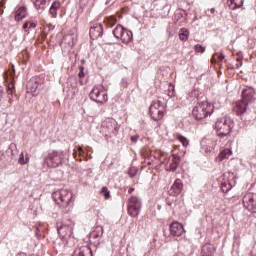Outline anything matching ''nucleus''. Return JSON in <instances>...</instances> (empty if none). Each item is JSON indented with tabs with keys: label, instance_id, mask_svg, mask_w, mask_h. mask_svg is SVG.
Returning a JSON list of instances; mask_svg holds the SVG:
<instances>
[{
	"label": "nucleus",
	"instance_id": "nucleus-1",
	"mask_svg": "<svg viewBox=\"0 0 256 256\" xmlns=\"http://www.w3.org/2000/svg\"><path fill=\"white\" fill-rule=\"evenodd\" d=\"M255 101V89L253 87H246L242 90V101L236 104V115L243 117L247 113L249 104Z\"/></svg>",
	"mask_w": 256,
	"mask_h": 256
},
{
	"label": "nucleus",
	"instance_id": "nucleus-2",
	"mask_svg": "<svg viewBox=\"0 0 256 256\" xmlns=\"http://www.w3.org/2000/svg\"><path fill=\"white\" fill-rule=\"evenodd\" d=\"M235 127V121L231 117L218 118L215 123V130L220 139H225L231 135V131Z\"/></svg>",
	"mask_w": 256,
	"mask_h": 256
},
{
	"label": "nucleus",
	"instance_id": "nucleus-3",
	"mask_svg": "<svg viewBox=\"0 0 256 256\" xmlns=\"http://www.w3.org/2000/svg\"><path fill=\"white\" fill-rule=\"evenodd\" d=\"M213 111V105L207 101H203L196 104V106L193 108L192 115L195 117V119H197V121H200V119H205V117L211 115Z\"/></svg>",
	"mask_w": 256,
	"mask_h": 256
},
{
	"label": "nucleus",
	"instance_id": "nucleus-4",
	"mask_svg": "<svg viewBox=\"0 0 256 256\" xmlns=\"http://www.w3.org/2000/svg\"><path fill=\"white\" fill-rule=\"evenodd\" d=\"M52 199H54L55 203L62 207V209H67V207L71 205L73 193L69 190L61 189L52 194Z\"/></svg>",
	"mask_w": 256,
	"mask_h": 256
},
{
	"label": "nucleus",
	"instance_id": "nucleus-5",
	"mask_svg": "<svg viewBox=\"0 0 256 256\" xmlns=\"http://www.w3.org/2000/svg\"><path fill=\"white\" fill-rule=\"evenodd\" d=\"M66 153L64 151H52L48 154V156L44 159L47 167L57 168L60 165H63V161H65Z\"/></svg>",
	"mask_w": 256,
	"mask_h": 256
},
{
	"label": "nucleus",
	"instance_id": "nucleus-6",
	"mask_svg": "<svg viewBox=\"0 0 256 256\" xmlns=\"http://www.w3.org/2000/svg\"><path fill=\"white\" fill-rule=\"evenodd\" d=\"M149 113L153 121H161L165 115V105L163 102H153L149 107Z\"/></svg>",
	"mask_w": 256,
	"mask_h": 256
},
{
	"label": "nucleus",
	"instance_id": "nucleus-7",
	"mask_svg": "<svg viewBox=\"0 0 256 256\" xmlns=\"http://www.w3.org/2000/svg\"><path fill=\"white\" fill-rule=\"evenodd\" d=\"M141 207H143V202H141L139 197L132 196L128 199V215H130V217H139Z\"/></svg>",
	"mask_w": 256,
	"mask_h": 256
},
{
	"label": "nucleus",
	"instance_id": "nucleus-8",
	"mask_svg": "<svg viewBox=\"0 0 256 256\" xmlns=\"http://www.w3.org/2000/svg\"><path fill=\"white\" fill-rule=\"evenodd\" d=\"M89 97L92 101H95V103H100L101 105L109 101V96H107V92L101 90V86H94L89 94Z\"/></svg>",
	"mask_w": 256,
	"mask_h": 256
},
{
	"label": "nucleus",
	"instance_id": "nucleus-9",
	"mask_svg": "<svg viewBox=\"0 0 256 256\" xmlns=\"http://www.w3.org/2000/svg\"><path fill=\"white\" fill-rule=\"evenodd\" d=\"M242 202L245 209H247L251 213H256V194L255 193L245 194L242 199Z\"/></svg>",
	"mask_w": 256,
	"mask_h": 256
},
{
	"label": "nucleus",
	"instance_id": "nucleus-10",
	"mask_svg": "<svg viewBox=\"0 0 256 256\" xmlns=\"http://www.w3.org/2000/svg\"><path fill=\"white\" fill-rule=\"evenodd\" d=\"M102 131L105 133L106 137H113L117 135V123L115 120H108L102 125Z\"/></svg>",
	"mask_w": 256,
	"mask_h": 256
},
{
	"label": "nucleus",
	"instance_id": "nucleus-11",
	"mask_svg": "<svg viewBox=\"0 0 256 256\" xmlns=\"http://www.w3.org/2000/svg\"><path fill=\"white\" fill-rule=\"evenodd\" d=\"M39 77H32L26 85L27 91L32 93V95H37V89H39Z\"/></svg>",
	"mask_w": 256,
	"mask_h": 256
},
{
	"label": "nucleus",
	"instance_id": "nucleus-12",
	"mask_svg": "<svg viewBox=\"0 0 256 256\" xmlns=\"http://www.w3.org/2000/svg\"><path fill=\"white\" fill-rule=\"evenodd\" d=\"M179 163H181V157L177 154L172 156V159L168 161L166 164V170L175 172L177 171V167H179Z\"/></svg>",
	"mask_w": 256,
	"mask_h": 256
},
{
	"label": "nucleus",
	"instance_id": "nucleus-13",
	"mask_svg": "<svg viewBox=\"0 0 256 256\" xmlns=\"http://www.w3.org/2000/svg\"><path fill=\"white\" fill-rule=\"evenodd\" d=\"M185 231V228L181 225L179 222H173L170 225V234L173 235V237H181Z\"/></svg>",
	"mask_w": 256,
	"mask_h": 256
},
{
	"label": "nucleus",
	"instance_id": "nucleus-14",
	"mask_svg": "<svg viewBox=\"0 0 256 256\" xmlns=\"http://www.w3.org/2000/svg\"><path fill=\"white\" fill-rule=\"evenodd\" d=\"M183 191V182L181 179H176L173 185L171 186L169 193L173 195V197H177Z\"/></svg>",
	"mask_w": 256,
	"mask_h": 256
},
{
	"label": "nucleus",
	"instance_id": "nucleus-15",
	"mask_svg": "<svg viewBox=\"0 0 256 256\" xmlns=\"http://www.w3.org/2000/svg\"><path fill=\"white\" fill-rule=\"evenodd\" d=\"M90 37L91 39H99V37H103V25L96 24L90 28Z\"/></svg>",
	"mask_w": 256,
	"mask_h": 256
},
{
	"label": "nucleus",
	"instance_id": "nucleus-16",
	"mask_svg": "<svg viewBox=\"0 0 256 256\" xmlns=\"http://www.w3.org/2000/svg\"><path fill=\"white\" fill-rule=\"evenodd\" d=\"M200 145L202 149L206 151V153H211V151L215 149V141H213V139L210 138H203L200 142Z\"/></svg>",
	"mask_w": 256,
	"mask_h": 256
},
{
	"label": "nucleus",
	"instance_id": "nucleus-17",
	"mask_svg": "<svg viewBox=\"0 0 256 256\" xmlns=\"http://www.w3.org/2000/svg\"><path fill=\"white\" fill-rule=\"evenodd\" d=\"M73 256H93V251L88 246H82L74 251Z\"/></svg>",
	"mask_w": 256,
	"mask_h": 256
},
{
	"label": "nucleus",
	"instance_id": "nucleus-18",
	"mask_svg": "<svg viewBox=\"0 0 256 256\" xmlns=\"http://www.w3.org/2000/svg\"><path fill=\"white\" fill-rule=\"evenodd\" d=\"M27 15H28V13H27V7L21 6V7H19V8L16 10L14 19H15V21H17V22L23 21V19H25V17H27Z\"/></svg>",
	"mask_w": 256,
	"mask_h": 256
},
{
	"label": "nucleus",
	"instance_id": "nucleus-19",
	"mask_svg": "<svg viewBox=\"0 0 256 256\" xmlns=\"http://www.w3.org/2000/svg\"><path fill=\"white\" fill-rule=\"evenodd\" d=\"M132 40H133V32H131V30L124 28L120 41H122V43L127 44V43H130Z\"/></svg>",
	"mask_w": 256,
	"mask_h": 256
},
{
	"label": "nucleus",
	"instance_id": "nucleus-20",
	"mask_svg": "<svg viewBox=\"0 0 256 256\" xmlns=\"http://www.w3.org/2000/svg\"><path fill=\"white\" fill-rule=\"evenodd\" d=\"M6 154L11 159H15V157H17V155L19 154V150L17 149V144L11 143L8 149L6 150Z\"/></svg>",
	"mask_w": 256,
	"mask_h": 256
},
{
	"label": "nucleus",
	"instance_id": "nucleus-21",
	"mask_svg": "<svg viewBox=\"0 0 256 256\" xmlns=\"http://www.w3.org/2000/svg\"><path fill=\"white\" fill-rule=\"evenodd\" d=\"M231 155H233V151H231V149H224L217 156V161L221 162L224 159H229V157H231Z\"/></svg>",
	"mask_w": 256,
	"mask_h": 256
},
{
	"label": "nucleus",
	"instance_id": "nucleus-22",
	"mask_svg": "<svg viewBox=\"0 0 256 256\" xmlns=\"http://www.w3.org/2000/svg\"><path fill=\"white\" fill-rule=\"evenodd\" d=\"M90 237L91 239H99V237H103V226H96L90 234Z\"/></svg>",
	"mask_w": 256,
	"mask_h": 256
},
{
	"label": "nucleus",
	"instance_id": "nucleus-23",
	"mask_svg": "<svg viewBox=\"0 0 256 256\" xmlns=\"http://www.w3.org/2000/svg\"><path fill=\"white\" fill-rule=\"evenodd\" d=\"M125 30V27H123L121 24H118L115 29L113 30V35L116 39L121 40V37L123 35V31Z\"/></svg>",
	"mask_w": 256,
	"mask_h": 256
},
{
	"label": "nucleus",
	"instance_id": "nucleus-24",
	"mask_svg": "<svg viewBox=\"0 0 256 256\" xmlns=\"http://www.w3.org/2000/svg\"><path fill=\"white\" fill-rule=\"evenodd\" d=\"M62 42L66 43V45H69V47H73V45H75V37L73 34H66L63 37Z\"/></svg>",
	"mask_w": 256,
	"mask_h": 256
},
{
	"label": "nucleus",
	"instance_id": "nucleus-25",
	"mask_svg": "<svg viewBox=\"0 0 256 256\" xmlns=\"http://www.w3.org/2000/svg\"><path fill=\"white\" fill-rule=\"evenodd\" d=\"M61 8V3L54 1L52 3V5L50 6L49 9V13L53 16V17H57V10Z\"/></svg>",
	"mask_w": 256,
	"mask_h": 256
},
{
	"label": "nucleus",
	"instance_id": "nucleus-26",
	"mask_svg": "<svg viewBox=\"0 0 256 256\" xmlns=\"http://www.w3.org/2000/svg\"><path fill=\"white\" fill-rule=\"evenodd\" d=\"M47 1L49 0H34V7L37 11H43L47 5Z\"/></svg>",
	"mask_w": 256,
	"mask_h": 256
},
{
	"label": "nucleus",
	"instance_id": "nucleus-27",
	"mask_svg": "<svg viewBox=\"0 0 256 256\" xmlns=\"http://www.w3.org/2000/svg\"><path fill=\"white\" fill-rule=\"evenodd\" d=\"M202 256H213V246L204 245L202 247Z\"/></svg>",
	"mask_w": 256,
	"mask_h": 256
},
{
	"label": "nucleus",
	"instance_id": "nucleus-28",
	"mask_svg": "<svg viewBox=\"0 0 256 256\" xmlns=\"http://www.w3.org/2000/svg\"><path fill=\"white\" fill-rule=\"evenodd\" d=\"M179 38L181 41H187V39H189V30L187 28H181Z\"/></svg>",
	"mask_w": 256,
	"mask_h": 256
},
{
	"label": "nucleus",
	"instance_id": "nucleus-29",
	"mask_svg": "<svg viewBox=\"0 0 256 256\" xmlns=\"http://www.w3.org/2000/svg\"><path fill=\"white\" fill-rule=\"evenodd\" d=\"M105 23L107 27H114L115 23H117V18H115V16H109L105 19Z\"/></svg>",
	"mask_w": 256,
	"mask_h": 256
},
{
	"label": "nucleus",
	"instance_id": "nucleus-30",
	"mask_svg": "<svg viewBox=\"0 0 256 256\" xmlns=\"http://www.w3.org/2000/svg\"><path fill=\"white\" fill-rule=\"evenodd\" d=\"M176 139H178V141H180V143H182L183 147H187V145H189V140L181 134H178L176 136Z\"/></svg>",
	"mask_w": 256,
	"mask_h": 256
},
{
	"label": "nucleus",
	"instance_id": "nucleus-31",
	"mask_svg": "<svg viewBox=\"0 0 256 256\" xmlns=\"http://www.w3.org/2000/svg\"><path fill=\"white\" fill-rule=\"evenodd\" d=\"M231 5H234L232 9H239L240 7H243V3H245V0H230Z\"/></svg>",
	"mask_w": 256,
	"mask_h": 256
},
{
	"label": "nucleus",
	"instance_id": "nucleus-32",
	"mask_svg": "<svg viewBox=\"0 0 256 256\" xmlns=\"http://www.w3.org/2000/svg\"><path fill=\"white\" fill-rule=\"evenodd\" d=\"M28 161H29V158L28 157L25 158V154H23V152L20 153V156H19V159H18L19 165H27Z\"/></svg>",
	"mask_w": 256,
	"mask_h": 256
},
{
	"label": "nucleus",
	"instance_id": "nucleus-33",
	"mask_svg": "<svg viewBox=\"0 0 256 256\" xmlns=\"http://www.w3.org/2000/svg\"><path fill=\"white\" fill-rule=\"evenodd\" d=\"M100 193L105 197V199H109V197H111V192H109V189L107 187H103Z\"/></svg>",
	"mask_w": 256,
	"mask_h": 256
},
{
	"label": "nucleus",
	"instance_id": "nucleus-34",
	"mask_svg": "<svg viewBox=\"0 0 256 256\" xmlns=\"http://www.w3.org/2000/svg\"><path fill=\"white\" fill-rule=\"evenodd\" d=\"M194 51L196 53H205V47H203L202 45L197 44V45L194 46Z\"/></svg>",
	"mask_w": 256,
	"mask_h": 256
},
{
	"label": "nucleus",
	"instance_id": "nucleus-35",
	"mask_svg": "<svg viewBox=\"0 0 256 256\" xmlns=\"http://www.w3.org/2000/svg\"><path fill=\"white\" fill-rule=\"evenodd\" d=\"M128 175L129 177H135V175H137V168L135 167H130V169L128 170Z\"/></svg>",
	"mask_w": 256,
	"mask_h": 256
},
{
	"label": "nucleus",
	"instance_id": "nucleus-36",
	"mask_svg": "<svg viewBox=\"0 0 256 256\" xmlns=\"http://www.w3.org/2000/svg\"><path fill=\"white\" fill-rule=\"evenodd\" d=\"M84 67L80 66V72L78 73V77H80V79H82V77H85V72H84Z\"/></svg>",
	"mask_w": 256,
	"mask_h": 256
},
{
	"label": "nucleus",
	"instance_id": "nucleus-37",
	"mask_svg": "<svg viewBox=\"0 0 256 256\" xmlns=\"http://www.w3.org/2000/svg\"><path fill=\"white\" fill-rule=\"evenodd\" d=\"M67 229V226H61L57 228L58 234L61 235V233H63V231H65Z\"/></svg>",
	"mask_w": 256,
	"mask_h": 256
},
{
	"label": "nucleus",
	"instance_id": "nucleus-38",
	"mask_svg": "<svg viewBox=\"0 0 256 256\" xmlns=\"http://www.w3.org/2000/svg\"><path fill=\"white\" fill-rule=\"evenodd\" d=\"M175 19L177 22H179V19H183V13H176Z\"/></svg>",
	"mask_w": 256,
	"mask_h": 256
},
{
	"label": "nucleus",
	"instance_id": "nucleus-39",
	"mask_svg": "<svg viewBox=\"0 0 256 256\" xmlns=\"http://www.w3.org/2000/svg\"><path fill=\"white\" fill-rule=\"evenodd\" d=\"M131 141H132V143H137V141H139V135L132 136Z\"/></svg>",
	"mask_w": 256,
	"mask_h": 256
},
{
	"label": "nucleus",
	"instance_id": "nucleus-40",
	"mask_svg": "<svg viewBox=\"0 0 256 256\" xmlns=\"http://www.w3.org/2000/svg\"><path fill=\"white\" fill-rule=\"evenodd\" d=\"M37 27V24L35 22H31L29 25V29H35Z\"/></svg>",
	"mask_w": 256,
	"mask_h": 256
},
{
	"label": "nucleus",
	"instance_id": "nucleus-41",
	"mask_svg": "<svg viewBox=\"0 0 256 256\" xmlns=\"http://www.w3.org/2000/svg\"><path fill=\"white\" fill-rule=\"evenodd\" d=\"M218 59H219V61H223V59H225V54L221 53V54L218 56Z\"/></svg>",
	"mask_w": 256,
	"mask_h": 256
},
{
	"label": "nucleus",
	"instance_id": "nucleus-42",
	"mask_svg": "<svg viewBox=\"0 0 256 256\" xmlns=\"http://www.w3.org/2000/svg\"><path fill=\"white\" fill-rule=\"evenodd\" d=\"M49 31H53L55 29V26L53 24H48Z\"/></svg>",
	"mask_w": 256,
	"mask_h": 256
},
{
	"label": "nucleus",
	"instance_id": "nucleus-43",
	"mask_svg": "<svg viewBox=\"0 0 256 256\" xmlns=\"http://www.w3.org/2000/svg\"><path fill=\"white\" fill-rule=\"evenodd\" d=\"M29 27V22H25L23 25V29H27Z\"/></svg>",
	"mask_w": 256,
	"mask_h": 256
},
{
	"label": "nucleus",
	"instance_id": "nucleus-44",
	"mask_svg": "<svg viewBox=\"0 0 256 256\" xmlns=\"http://www.w3.org/2000/svg\"><path fill=\"white\" fill-rule=\"evenodd\" d=\"M236 61L240 62V67H243V61H241V58H237Z\"/></svg>",
	"mask_w": 256,
	"mask_h": 256
},
{
	"label": "nucleus",
	"instance_id": "nucleus-45",
	"mask_svg": "<svg viewBox=\"0 0 256 256\" xmlns=\"http://www.w3.org/2000/svg\"><path fill=\"white\" fill-rule=\"evenodd\" d=\"M133 191H135V188H129V189H128L129 195H131V193H133Z\"/></svg>",
	"mask_w": 256,
	"mask_h": 256
},
{
	"label": "nucleus",
	"instance_id": "nucleus-46",
	"mask_svg": "<svg viewBox=\"0 0 256 256\" xmlns=\"http://www.w3.org/2000/svg\"><path fill=\"white\" fill-rule=\"evenodd\" d=\"M78 151H79V153H83V148L78 147Z\"/></svg>",
	"mask_w": 256,
	"mask_h": 256
},
{
	"label": "nucleus",
	"instance_id": "nucleus-47",
	"mask_svg": "<svg viewBox=\"0 0 256 256\" xmlns=\"http://www.w3.org/2000/svg\"><path fill=\"white\" fill-rule=\"evenodd\" d=\"M210 13H215V8H211Z\"/></svg>",
	"mask_w": 256,
	"mask_h": 256
},
{
	"label": "nucleus",
	"instance_id": "nucleus-48",
	"mask_svg": "<svg viewBox=\"0 0 256 256\" xmlns=\"http://www.w3.org/2000/svg\"><path fill=\"white\" fill-rule=\"evenodd\" d=\"M18 256H25V253H20L18 254Z\"/></svg>",
	"mask_w": 256,
	"mask_h": 256
},
{
	"label": "nucleus",
	"instance_id": "nucleus-49",
	"mask_svg": "<svg viewBox=\"0 0 256 256\" xmlns=\"http://www.w3.org/2000/svg\"><path fill=\"white\" fill-rule=\"evenodd\" d=\"M237 55H238V57H240L241 56V52H238Z\"/></svg>",
	"mask_w": 256,
	"mask_h": 256
},
{
	"label": "nucleus",
	"instance_id": "nucleus-50",
	"mask_svg": "<svg viewBox=\"0 0 256 256\" xmlns=\"http://www.w3.org/2000/svg\"><path fill=\"white\" fill-rule=\"evenodd\" d=\"M109 1H111V0H107V1H106V4H109Z\"/></svg>",
	"mask_w": 256,
	"mask_h": 256
},
{
	"label": "nucleus",
	"instance_id": "nucleus-51",
	"mask_svg": "<svg viewBox=\"0 0 256 256\" xmlns=\"http://www.w3.org/2000/svg\"><path fill=\"white\" fill-rule=\"evenodd\" d=\"M236 69H239V65L236 66Z\"/></svg>",
	"mask_w": 256,
	"mask_h": 256
}]
</instances>
